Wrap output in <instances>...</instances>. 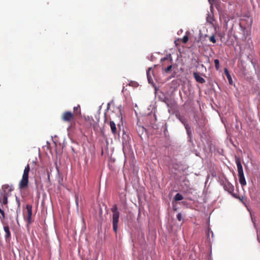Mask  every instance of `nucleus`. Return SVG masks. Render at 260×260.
I'll list each match as a JSON object with an SVG mask.
<instances>
[{
	"label": "nucleus",
	"instance_id": "nucleus-21",
	"mask_svg": "<svg viewBox=\"0 0 260 260\" xmlns=\"http://www.w3.org/2000/svg\"><path fill=\"white\" fill-rule=\"evenodd\" d=\"M8 203V197L6 194H4L3 199V204L6 205Z\"/></svg>",
	"mask_w": 260,
	"mask_h": 260
},
{
	"label": "nucleus",
	"instance_id": "nucleus-13",
	"mask_svg": "<svg viewBox=\"0 0 260 260\" xmlns=\"http://www.w3.org/2000/svg\"><path fill=\"white\" fill-rule=\"evenodd\" d=\"M74 111L73 114H75V116H80L81 115V111L80 105H78L76 107H74L73 108Z\"/></svg>",
	"mask_w": 260,
	"mask_h": 260
},
{
	"label": "nucleus",
	"instance_id": "nucleus-4",
	"mask_svg": "<svg viewBox=\"0 0 260 260\" xmlns=\"http://www.w3.org/2000/svg\"><path fill=\"white\" fill-rule=\"evenodd\" d=\"M224 189L228 191L232 195V193H234V186L229 182H225L224 184Z\"/></svg>",
	"mask_w": 260,
	"mask_h": 260
},
{
	"label": "nucleus",
	"instance_id": "nucleus-11",
	"mask_svg": "<svg viewBox=\"0 0 260 260\" xmlns=\"http://www.w3.org/2000/svg\"><path fill=\"white\" fill-rule=\"evenodd\" d=\"M239 181L242 186L246 185V181L244 177V173L238 174Z\"/></svg>",
	"mask_w": 260,
	"mask_h": 260
},
{
	"label": "nucleus",
	"instance_id": "nucleus-7",
	"mask_svg": "<svg viewBox=\"0 0 260 260\" xmlns=\"http://www.w3.org/2000/svg\"><path fill=\"white\" fill-rule=\"evenodd\" d=\"M4 230L6 233L5 238L6 240H9L11 238V232L10 231L9 226L7 224H5L4 226Z\"/></svg>",
	"mask_w": 260,
	"mask_h": 260
},
{
	"label": "nucleus",
	"instance_id": "nucleus-17",
	"mask_svg": "<svg viewBox=\"0 0 260 260\" xmlns=\"http://www.w3.org/2000/svg\"><path fill=\"white\" fill-rule=\"evenodd\" d=\"M27 209V216L28 217H31L32 216V206L29 204H27L26 206Z\"/></svg>",
	"mask_w": 260,
	"mask_h": 260
},
{
	"label": "nucleus",
	"instance_id": "nucleus-5",
	"mask_svg": "<svg viewBox=\"0 0 260 260\" xmlns=\"http://www.w3.org/2000/svg\"><path fill=\"white\" fill-rule=\"evenodd\" d=\"M28 184V179L22 178L19 183V188L20 189H25L27 187Z\"/></svg>",
	"mask_w": 260,
	"mask_h": 260
},
{
	"label": "nucleus",
	"instance_id": "nucleus-31",
	"mask_svg": "<svg viewBox=\"0 0 260 260\" xmlns=\"http://www.w3.org/2000/svg\"><path fill=\"white\" fill-rule=\"evenodd\" d=\"M16 201L18 204V207H20V201L17 199V198H16Z\"/></svg>",
	"mask_w": 260,
	"mask_h": 260
},
{
	"label": "nucleus",
	"instance_id": "nucleus-2",
	"mask_svg": "<svg viewBox=\"0 0 260 260\" xmlns=\"http://www.w3.org/2000/svg\"><path fill=\"white\" fill-rule=\"evenodd\" d=\"M75 114L71 111H65L61 115V120L64 122L72 123L74 121Z\"/></svg>",
	"mask_w": 260,
	"mask_h": 260
},
{
	"label": "nucleus",
	"instance_id": "nucleus-12",
	"mask_svg": "<svg viewBox=\"0 0 260 260\" xmlns=\"http://www.w3.org/2000/svg\"><path fill=\"white\" fill-rule=\"evenodd\" d=\"M29 171H30V167H29V164H27L26 165V166L25 167L22 178H25V179H28V174H29Z\"/></svg>",
	"mask_w": 260,
	"mask_h": 260
},
{
	"label": "nucleus",
	"instance_id": "nucleus-27",
	"mask_svg": "<svg viewBox=\"0 0 260 260\" xmlns=\"http://www.w3.org/2000/svg\"><path fill=\"white\" fill-rule=\"evenodd\" d=\"M177 218L179 221H181L183 219L181 213H179L177 215Z\"/></svg>",
	"mask_w": 260,
	"mask_h": 260
},
{
	"label": "nucleus",
	"instance_id": "nucleus-14",
	"mask_svg": "<svg viewBox=\"0 0 260 260\" xmlns=\"http://www.w3.org/2000/svg\"><path fill=\"white\" fill-rule=\"evenodd\" d=\"M109 124H110V128H111V130L112 133L113 135L116 134V133H117V127H116V124L114 123V122L113 121H111V120L110 121V122H109Z\"/></svg>",
	"mask_w": 260,
	"mask_h": 260
},
{
	"label": "nucleus",
	"instance_id": "nucleus-25",
	"mask_svg": "<svg viewBox=\"0 0 260 260\" xmlns=\"http://www.w3.org/2000/svg\"><path fill=\"white\" fill-rule=\"evenodd\" d=\"M0 213L2 215V218L3 220H5V212L3 210H2L1 208H0Z\"/></svg>",
	"mask_w": 260,
	"mask_h": 260
},
{
	"label": "nucleus",
	"instance_id": "nucleus-33",
	"mask_svg": "<svg viewBox=\"0 0 260 260\" xmlns=\"http://www.w3.org/2000/svg\"><path fill=\"white\" fill-rule=\"evenodd\" d=\"M8 187V185H4V186H3V187H6H6Z\"/></svg>",
	"mask_w": 260,
	"mask_h": 260
},
{
	"label": "nucleus",
	"instance_id": "nucleus-26",
	"mask_svg": "<svg viewBox=\"0 0 260 260\" xmlns=\"http://www.w3.org/2000/svg\"><path fill=\"white\" fill-rule=\"evenodd\" d=\"M232 196L233 197H234V198H237V199H238L239 200H240L241 201H242V202H243V197H239V196H237L235 193H232Z\"/></svg>",
	"mask_w": 260,
	"mask_h": 260
},
{
	"label": "nucleus",
	"instance_id": "nucleus-6",
	"mask_svg": "<svg viewBox=\"0 0 260 260\" xmlns=\"http://www.w3.org/2000/svg\"><path fill=\"white\" fill-rule=\"evenodd\" d=\"M172 58V55L171 54H167L165 57L161 58L160 60V62L161 63V67L162 68H165V67L167 66L168 65V63L169 61H167L168 59L169 60L170 58Z\"/></svg>",
	"mask_w": 260,
	"mask_h": 260
},
{
	"label": "nucleus",
	"instance_id": "nucleus-22",
	"mask_svg": "<svg viewBox=\"0 0 260 260\" xmlns=\"http://www.w3.org/2000/svg\"><path fill=\"white\" fill-rule=\"evenodd\" d=\"M209 40L210 42H212L214 44L216 42V40L214 35H212L210 37H209Z\"/></svg>",
	"mask_w": 260,
	"mask_h": 260
},
{
	"label": "nucleus",
	"instance_id": "nucleus-3",
	"mask_svg": "<svg viewBox=\"0 0 260 260\" xmlns=\"http://www.w3.org/2000/svg\"><path fill=\"white\" fill-rule=\"evenodd\" d=\"M86 124L88 127H91L95 126V122L94 120L91 117L86 116L84 118Z\"/></svg>",
	"mask_w": 260,
	"mask_h": 260
},
{
	"label": "nucleus",
	"instance_id": "nucleus-29",
	"mask_svg": "<svg viewBox=\"0 0 260 260\" xmlns=\"http://www.w3.org/2000/svg\"><path fill=\"white\" fill-rule=\"evenodd\" d=\"M27 222L28 223H30L31 222V217H28L27 216Z\"/></svg>",
	"mask_w": 260,
	"mask_h": 260
},
{
	"label": "nucleus",
	"instance_id": "nucleus-16",
	"mask_svg": "<svg viewBox=\"0 0 260 260\" xmlns=\"http://www.w3.org/2000/svg\"><path fill=\"white\" fill-rule=\"evenodd\" d=\"M224 74H225V76H226V77L228 79L229 83L230 84H232V77L230 74V73H229L228 70L226 68H225V69H224Z\"/></svg>",
	"mask_w": 260,
	"mask_h": 260
},
{
	"label": "nucleus",
	"instance_id": "nucleus-1",
	"mask_svg": "<svg viewBox=\"0 0 260 260\" xmlns=\"http://www.w3.org/2000/svg\"><path fill=\"white\" fill-rule=\"evenodd\" d=\"M112 212V224L113 231L115 233H117L118 230V224L119 218V212L118 211V208L116 205H113L111 209Z\"/></svg>",
	"mask_w": 260,
	"mask_h": 260
},
{
	"label": "nucleus",
	"instance_id": "nucleus-18",
	"mask_svg": "<svg viewBox=\"0 0 260 260\" xmlns=\"http://www.w3.org/2000/svg\"><path fill=\"white\" fill-rule=\"evenodd\" d=\"M183 199V196L179 193H177L174 197V200L175 201H181Z\"/></svg>",
	"mask_w": 260,
	"mask_h": 260
},
{
	"label": "nucleus",
	"instance_id": "nucleus-8",
	"mask_svg": "<svg viewBox=\"0 0 260 260\" xmlns=\"http://www.w3.org/2000/svg\"><path fill=\"white\" fill-rule=\"evenodd\" d=\"M235 161L237 165L238 174L244 173L240 159L238 157H235Z\"/></svg>",
	"mask_w": 260,
	"mask_h": 260
},
{
	"label": "nucleus",
	"instance_id": "nucleus-24",
	"mask_svg": "<svg viewBox=\"0 0 260 260\" xmlns=\"http://www.w3.org/2000/svg\"><path fill=\"white\" fill-rule=\"evenodd\" d=\"M188 41V37L187 36L185 35L184 36L182 39V42L184 43V44H185Z\"/></svg>",
	"mask_w": 260,
	"mask_h": 260
},
{
	"label": "nucleus",
	"instance_id": "nucleus-10",
	"mask_svg": "<svg viewBox=\"0 0 260 260\" xmlns=\"http://www.w3.org/2000/svg\"><path fill=\"white\" fill-rule=\"evenodd\" d=\"M193 76L197 82L202 84L206 82L205 80L203 77H201L198 73H193Z\"/></svg>",
	"mask_w": 260,
	"mask_h": 260
},
{
	"label": "nucleus",
	"instance_id": "nucleus-19",
	"mask_svg": "<svg viewBox=\"0 0 260 260\" xmlns=\"http://www.w3.org/2000/svg\"><path fill=\"white\" fill-rule=\"evenodd\" d=\"M240 27L241 28L242 31H243V35L245 36V38L247 37V36L248 35V34L247 31H246L245 27L241 26V24H240Z\"/></svg>",
	"mask_w": 260,
	"mask_h": 260
},
{
	"label": "nucleus",
	"instance_id": "nucleus-9",
	"mask_svg": "<svg viewBox=\"0 0 260 260\" xmlns=\"http://www.w3.org/2000/svg\"><path fill=\"white\" fill-rule=\"evenodd\" d=\"M167 61H169V62L168 63V65L165 67V68H162V70L164 71V72H166V73H169L171 72L172 68L173 58H170L169 60L168 59Z\"/></svg>",
	"mask_w": 260,
	"mask_h": 260
},
{
	"label": "nucleus",
	"instance_id": "nucleus-32",
	"mask_svg": "<svg viewBox=\"0 0 260 260\" xmlns=\"http://www.w3.org/2000/svg\"><path fill=\"white\" fill-rule=\"evenodd\" d=\"M230 18H228L227 19H225L224 21L226 23H228V22L230 20Z\"/></svg>",
	"mask_w": 260,
	"mask_h": 260
},
{
	"label": "nucleus",
	"instance_id": "nucleus-15",
	"mask_svg": "<svg viewBox=\"0 0 260 260\" xmlns=\"http://www.w3.org/2000/svg\"><path fill=\"white\" fill-rule=\"evenodd\" d=\"M151 73L153 74V71L151 70V68H149L147 71V77L149 83H151L153 81Z\"/></svg>",
	"mask_w": 260,
	"mask_h": 260
},
{
	"label": "nucleus",
	"instance_id": "nucleus-28",
	"mask_svg": "<svg viewBox=\"0 0 260 260\" xmlns=\"http://www.w3.org/2000/svg\"><path fill=\"white\" fill-rule=\"evenodd\" d=\"M163 102L167 105L168 107L169 106V99L168 98H165Z\"/></svg>",
	"mask_w": 260,
	"mask_h": 260
},
{
	"label": "nucleus",
	"instance_id": "nucleus-23",
	"mask_svg": "<svg viewBox=\"0 0 260 260\" xmlns=\"http://www.w3.org/2000/svg\"><path fill=\"white\" fill-rule=\"evenodd\" d=\"M214 20L213 18L210 15H208V17H207V21L211 24L213 23V21Z\"/></svg>",
	"mask_w": 260,
	"mask_h": 260
},
{
	"label": "nucleus",
	"instance_id": "nucleus-30",
	"mask_svg": "<svg viewBox=\"0 0 260 260\" xmlns=\"http://www.w3.org/2000/svg\"><path fill=\"white\" fill-rule=\"evenodd\" d=\"M185 128L186 129L187 134H189V128H188V125H185Z\"/></svg>",
	"mask_w": 260,
	"mask_h": 260
},
{
	"label": "nucleus",
	"instance_id": "nucleus-20",
	"mask_svg": "<svg viewBox=\"0 0 260 260\" xmlns=\"http://www.w3.org/2000/svg\"><path fill=\"white\" fill-rule=\"evenodd\" d=\"M215 67L217 70L219 69V61L218 59H216L214 60Z\"/></svg>",
	"mask_w": 260,
	"mask_h": 260
}]
</instances>
